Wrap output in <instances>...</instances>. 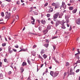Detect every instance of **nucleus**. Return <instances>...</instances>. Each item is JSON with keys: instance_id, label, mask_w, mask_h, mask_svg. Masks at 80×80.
<instances>
[{"instance_id": "f257e3e1", "label": "nucleus", "mask_w": 80, "mask_h": 80, "mask_svg": "<svg viewBox=\"0 0 80 80\" xmlns=\"http://www.w3.org/2000/svg\"><path fill=\"white\" fill-rule=\"evenodd\" d=\"M6 16L5 17L6 19H7V20L9 19V18L10 17V13L8 12H6Z\"/></svg>"}, {"instance_id": "f03ea898", "label": "nucleus", "mask_w": 80, "mask_h": 80, "mask_svg": "<svg viewBox=\"0 0 80 80\" xmlns=\"http://www.w3.org/2000/svg\"><path fill=\"white\" fill-rule=\"evenodd\" d=\"M13 50H12V48L10 46H9L8 47V53L11 54L13 53Z\"/></svg>"}, {"instance_id": "7ed1b4c3", "label": "nucleus", "mask_w": 80, "mask_h": 80, "mask_svg": "<svg viewBox=\"0 0 80 80\" xmlns=\"http://www.w3.org/2000/svg\"><path fill=\"white\" fill-rule=\"evenodd\" d=\"M60 15L59 12H57L56 14H55L53 16V17L55 18H57L58 17V16Z\"/></svg>"}, {"instance_id": "20e7f679", "label": "nucleus", "mask_w": 80, "mask_h": 80, "mask_svg": "<svg viewBox=\"0 0 80 80\" xmlns=\"http://www.w3.org/2000/svg\"><path fill=\"white\" fill-rule=\"evenodd\" d=\"M58 73H59V72H55L53 74V77H57L58 75Z\"/></svg>"}, {"instance_id": "39448f33", "label": "nucleus", "mask_w": 80, "mask_h": 80, "mask_svg": "<svg viewBox=\"0 0 80 80\" xmlns=\"http://www.w3.org/2000/svg\"><path fill=\"white\" fill-rule=\"evenodd\" d=\"M76 23L78 25H80V18H79L77 20Z\"/></svg>"}, {"instance_id": "423d86ee", "label": "nucleus", "mask_w": 80, "mask_h": 80, "mask_svg": "<svg viewBox=\"0 0 80 80\" xmlns=\"http://www.w3.org/2000/svg\"><path fill=\"white\" fill-rule=\"evenodd\" d=\"M60 4L59 3H57L55 6V8H58L60 7Z\"/></svg>"}, {"instance_id": "0eeeda50", "label": "nucleus", "mask_w": 80, "mask_h": 80, "mask_svg": "<svg viewBox=\"0 0 80 80\" xmlns=\"http://www.w3.org/2000/svg\"><path fill=\"white\" fill-rule=\"evenodd\" d=\"M31 20H33V21H32L31 22V23H32V25H34V24H35V19L33 18V17H32Z\"/></svg>"}, {"instance_id": "6e6552de", "label": "nucleus", "mask_w": 80, "mask_h": 80, "mask_svg": "<svg viewBox=\"0 0 80 80\" xmlns=\"http://www.w3.org/2000/svg\"><path fill=\"white\" fill-rule=\"evenodd\" d=\"M60 21H58L57 22H56V27H57L58 25H59V24H60Z\"/></svg>"}, {"instance_id": "1a4fd4ad", "label": "nucleus", "mask_w": 80, "mask_h": 80, "mask_svg": "<svg viewBox=\"0 0 80 80\" xmlns=\"http://www.w3.org/2000/svg\"><path fill=\"white\" fill-rule=\"evenodd\" d=\"M53 9L52 8H50V9H49L48 12L49 13H51L52 12H53Z\"/></svg>"}, {"instance_id": "9d476101", "label": "nucleus", "mask_w": 80, "mask_h": 80, "mask_svg": "<svg viewBox=\"0 0 80 80\" xmlns=\"http://www.w3.org/2000/svg\"><path fill=\"white\" fill-rule=\"evenodd\" d=\"M63 13H62L61 14H59V15H58L59 17L58 18H62V17L63 16Z\"/></svg>"}, {"instance_id": "9b49d317", "label": "nucleus", "mask_w": 80, "mask_h": 80, "mask_svg": "<svg viewBox=\"0 0 80 80\" xmlns=\"http://www.w3.org/2000/svg\"><path fill=\"white\" fill-rule=\"evenodd\" d=\"M41 22L42 24H45L46 23V21L44 20H41Z\"/></svg>"}, {"instance_id": "f8f14e48", "label": "nucleus", "mask_w": 80, "mask_h": 80, "mask_svg": "<svg viewBox=\"0 0 80 80\" xmlns=\"http://www.w3.org/2000/svg\"><path fill=\"white\" fill-rule=\"evenodd\" d=\"M27 48L23 49L21 50L19 52H27Z\"/></svg>"}, {"instance_id": "ddd939ff", "label": "nucleus", "mask_w": 80, "mask_h": 80, "mask_svg": "<svg viewBox=\"0 0 80 80\" xmlns=\"http://www.w3.org/2000/svg\"><path fill=\"white\" fill-rule=\"evenodd\" d=\"M41 53L42 55L45 53V50L43 49H42L41 51Z\"/></svg>"}, {"instance_id": "4468645a", "label": "nucleus", "mask_w": 80, "mask_h": 80, "mask_svg": "<svg viewBox=\"0 0 80 80\" xmlns=\"http://www.w3.org/2000/svg\"><path fill=\"white\" fill-rule=\"evenodd\" d=\"M65 18L66 19L67 24H68L69 23V19L68 18Z\"/></svg>"}, {"instance_id": "2eb2a0df", "label": "nucleus", "mask_w": 80, "mask_h": 80, "mask_svg": "<svg viewBox=\"0 0 80 80\" xmlns=\"http://www.w3.org/2000/svg\"><path fill=\"white\" fill-rule=\"evenodd\" d=\"M49 45V44L48 43V44H45L44 46L45 47H46L47 48L48 47V46Z\"/></svg>"}, {"instance_id": "dca6fc26", "label": "nucleus", "mask_w": 80, "mask_h": 80, "mask_svg": "<svg viewBox=\"0 0 80 80\" xmlns=\"http://www.w3.org/2000/svg\"><path fill=\"white\" fill-rule=\"evenodd\" d=\"M77 9L73 10L72 11V13H75L77 12Z\"/></svg>"}, {"instance_id": "f3484780", "label": "nucleus", "mask_w": 80, "mask_h": 80, "mask_svg": "<svg viewBox=\"0 0 80 80\" xmlns=\"http://www.w3.org/2000/svg\"><path fill=\"white\" fill-rule=\"evenodd\" d=\"M22 65L23 67H24V66H26V65H27V63H26V62H23Z\"/></svg>"}, {"instance_id": "a211bd4d", "label": "nucleus", "mask_w": 80, "mask_h": 80, "mask_svg": "<svg viewBox=\"0 0 80 80\" xmlns=\"http://www.w3.org/2000/svg\"><path fill=\"white\" fill-rule=\"evenodd\" d=\"M20 71H21V73H23V72L24 71V68H23V67H22L20 68Z\"/></svg>"}, {"instance_id": "6ab92c4d", "label": "nucleus", "mask_w": 80, "mask_h": 80, "mask_svg": "<svg viewBox=\"0 0 80 80\" xmlns=\"http://www.w3.org/2000/svg\"><path fill=\"white\" fill-rule=\"evenodd\" d=\"M36 9V7H31L30 8V9H31V10L30 12H32L33 10V9Z\"/></svg>"}, {"instance_id": "aec40b11", "label": "nucleus", "mask_w": 80, "mask_h": 80, "mask_svg": "<svg viewBox=\"0 0 80 80\" xmlns=\"http://www.w3.org/2000/svg\"><path fill=\"white\" fill-rule=\"evenodd\" d=\"M69 10H73V7H70L69 8Z\"/></svg>"}, {"instance_id": "412c9836", "label": "nucleus", "mask_w": 80, "mask_h": 80, "mask_svg": "<svg viewBox=\"0 0 80 80\" xmlns=\"http://www.w3.org/2000/svg\"><path fill=\"white\" fill-rule=\"evenodd\" d=\"M43 57L44 58H45V59L47 58V55L45 54H44Z\"/></svg>"}, {"instance_id": "4be33fe9", "label": "nucleus", "mask_w": 80, "mask_h": 80, "mask_svg": "<svg viewBox=\"0 0 80 80\" xmlns=\"http://www.w3.org/2000/svg\"><path fill=\"white\" fill-rule=\"evenodd\" d=\"M54 72L53 71H51L50 74L51 75L52 77H53V73H54Z\"/></svg>"}, {"instance_id": "5701e85b", "label": "nucleus", "mask_w": 80, "mask_h": 80, "mask_svg": "<svg viewBox=\"0 0 80 80\" xmlns=\"http://www.w3.org/2000/svg\"><path fill=\"white\" fill-rule=\"evenodd\" d=\"M65 23V22H64V20H63L61 22V25H64Z\"/></svg>"}, {"instance_id": "b1692460", "label": "nucleus", "mask_w": 80, "mask_h": 80, "mask_svg": "<svg viewBox=\"0 0 80 80\" xmlns=\"http://www.w3.org/2000/svg\"><path fill=\"white\" fill-rule=\"evenodd\" d=\"M47 32H48V31L47 30H44V35H45L46 33H47Z\"/></svg>"}, {"instance_id": "393cba45", "label": "nucleus", "mask_w": 80, "mask_h": 80, "mask_svg": "<svg viewBox=\"0 0 80 80\" xmlns=\"http://www.w3.org/2000/svg\"><path fill=\"white\" fill-rule=\"evenodd\" d=\"M69 75H75V73L73 72H70Z\"/></svg>"}, {"instance_id": "a878e982", "label": "nucleus", "mask_w": 80, "mask_h": 80, "mask_svg": "<svg viewBox=\"0 0 80 80\" xmlns=\"http://www.w3.org/2000/svg\"><path fill=\"white\" fill-rule=\"evenodd\" d=\"M58 38V36H54L52 37V40H53L55 38Z\"/></svg>"}, {"instance_id": "bb28decb", "label": "nucleus", "mask_w": 80, "mask_h": 80, "mask_svg": "<svg viewBox=\"0 0 80 80\" xmlns=\"http://www.w3.org/2000/svg\"><path fill=\"white\" fill-rule=\"evenodd\" d=\"M75 2V0H70V3H74Z\"/></svg>"}, {"instance_id": "cd10ccee", "label": "nucleus", "mask_w": 80, "mask_h": 80, "mask_svg": "<svg viewBox=\"0 0 80 80\" xmlns=\"http://www.w3.org/2000/svg\"><path fill=\"white\" fill-rule=\"evenodd\" d=\"M63 7V8H64V9H65V8H66V7H67V5H62Z\"/></svg>"}, {"instance_id": "c85d7f7f", "label": "nucleus", "mask_w": 80, "mask_h": 80, "mask_svg": "<svg viewBox=\"0 0 80 80\" xmlns=\"http://www.w3.org/2000/svg\"><path fill=\"white\" fill-rule=\"evenodd\" d=\"M56 3L53 2L52 3V6H54L55 7V5H56Z\"/></svg>"}, {"instance_id": "c756f323", "label": "nucleus", "mask_w": 80, "mask_h": 80, "mask_svg": "<svg viewBox=\"0 0 80 80\" xmlns=\"http://www.w3.org/2000/svg\"><path fill=\"white\" fill-rule=\"evenodd\" d=\"M47 17L48 18L50 17V14H47Z\"/></svg>"}, {"instance_id": "7c9ffc66", "label": "nucleus", "mask_w": 80, "mask_h": 80, "mask_svg": "<svg viewBox=\"0 0 80 80\" xmlns=\"http://www.w3.org/2000/svg\"><path fill=\"white\" fill-rule=\"evenodd\" d=\"M46 43H49L50 42V41L48 39H47L46 40Z\"/></svg>"}, {"instance_id": "2f4dec72", "label": "nucleus", "mask_w": 80, "mask_h": 80, "mask_svg": "<svg viewBox=\"0 0 80 80\" xmlns=\"http://www.w3.org/2000/svg\"><path fill=\"white\" fill-rule=\"evenodd\" d=\"M76 58L78 59V60H79V56H75Z\"/></svg>"}, {"instance_id": "473e14b6", "label": "nucleus", "mask_w": 80, "mask_h": 80, "mask_svg": "<svg viewBox=\"0 0 80 80\" xmlns=\"http://www.w3.org/2000/svg\"><path fill=\"white\" fill-rule=\"evenodd\" d=\"M1 16L3 17H4V13H3V12H2V13H1Z\"/></svg>"}, {"instance_id": "72a5a7b5", "label": "nucleus", "mask_w": 80, "mask_h": 80, "mask_svg": "<svg viewBox=\"0 0 80 80\" xmlns=\"http://www.w3.org/2000/svg\"><path fill=\"white\" fill-rule=\"evenodd\" d=\"M61 28H62V29H65V28H66L63 26H62Z\"/></svg>"}, {"instance_id": "f704fd0d", "label": "nucleus", "mask_w": 80, "mask_h": 80, "mask_svg": "<svg viewBox=\"0 0 80 80\" xmlns=\"http://www.w3.org/2000/svg\"><path fill=\"white\" fill-rule=\"evenodd\" d=\"M30 34H31V35H37V34L35 33H33L32 32H30Z\"/></svg>"}, {"instance_id": "c9c22d12", "label": "nucleus", "mask_w": 80, "mask_h": 80, "mask_svg": "<svg viewBox=\"0 0 80 80\" xmlns=\"http://www.w3.org/2000/svg\"><path fill=\"white\" fill-rule=\"evenodd\" d=\"M18 16L17 15V16H16V18L17 20H18Z\"/></svg>"}, {"instance_id": "e433bc0d", "label": "nucleus", "mask_w": 80, "mask_h": 80, "mask_svg": "<svg viewBox=\"0 0 80 80\" xmlns=\"http://www.w3.org/2000/svg\"><path fill=\"white\" fill-rule=\"evenodd\" d=\"M39 58H40L41 59H42V60H43V58L42 57L40 56V55H39Z\"/></svg>"}, {"instance_id": "4c0bfd02", "label": "nucleus", "mask_w": 80, "mask_h": 80, "mask_svg": "<svg viewBox=\"0 0 80 80\" xmlns=\"http://www.w3.org/2000/svg\"><path fill=\"white\" fill-rule=\"evenodd\" d=\"M62 6L65 5V3L63 2H62Z\"/></svg>"}, {"instance_id": "58836bf2", "label": "nucleus", "mask_w": 80, "mask_h": 80, "mask_svg": "<svg viewBox=\"0 0 80 80\" xmlns=\"http://www.w3.org/2000/svg\"><path fill=\"white\" fill-rule=\"evenodd\" d=\"M3 77V74H0V78H2Z\"/></svg>"}, {"instance_id": "ea45409f", "label": "nucleus", "mask_w": 80, "mask_h": 80, "mask_svg": "<svg viewBox=\"0 0 80 80\" xmlns=\"http://www.w3.org/2000/svg\"><path fill=\"white\" fill-rule=\"evenodd\" d=\"M78 63H80V60H78L77 62L75 63V64H77Z\"/></svg>"}, {"instance_id": "a19ab883", "label": "nucleus", "mask_w": 80, "mask_h": 80, "mask_svg": "<svg viewBox=\"0 0 80 80\" xmlns=\"http://www.w3.org/2000/svg\"><path fill=\"white\" fill-rule=\"evenodd\" d=\"M52 46L53 47V50H55V49H56V47H55V46H54V45H53Z\"/></svg>"}, {"instance_id": "79ce46f5", "label": "nucleus", "mask_w": 80, "mask_h": 80, "mask_svg": "<svg viewBox=\"0 0 80 80\" xmlns=\"http://www.w3.org/2000/svg\"><path fill=\"white\" fill-rule=\"evenodd\" d=\"M48 29L50 30L51 29V27L50 26H48L47 28Z\"/></svg>"}, {"instance_id": "37998d69", "label": "nucleus", "mask_w": 80, "mask_h": 80, "mask_svg": "<svg viewBox=\"0 0 80 80\" xmlns=\"http://www.w3.org/2000/svg\"><path fill=\"white\" fill-rule=\"evenodd\" d=\"M12 73V72L10 71L8 72V75H10Z\"/></svg>"}, {"instance_id": "c03bdc74", "label": "nucleus", "mask_w": 80, "mask_h": 80, "mask_svg": "<svg viewBox=\"0 0 80 80\" xmlns=\"http://www.w3.org/2000/svg\"><path fill=\"white\" fill-rule=\"evenodd\" d=\"M55 62H56V63H60V62L57 60H55Z\"/></svg>"}, {"instance_id": "a18cd8bd", "label": "nucleus", "mask_w": 80, "mask_h": 80, "mask_svg": "<svg viewBox=\"0 0 80 80\" xmlns=\"http://www.w3.org/2000/svg\"><path fill=\"white\" fill-rule=\"evenodd\" d=\"M47 5H48V3L47 2L45 4L44 7H46Z\"/></svg>"}, {"instance_id": "49530a36", "label": "nucleus", "mask_w": 80, "mask_h": 80, "mask_svg": "<svg viewBox=\"0 0 80 80\" xmlns=\"http://www.w3.org/2000/svg\"><path fill=\"white\" fill-rule=\"evenodd\" d=\"M79 71H80V69H77L76 71V73H78V72H79Z\"/></svg>"}, {"instance_id": "de8ad7c7", "label": "nucleus", "mask_w": 80, "mask_h": 80, "mask_svg": "<svg viewBox=\"0 0 80 80\" xmlns=\"http://www.w3.org/2000/svg\"><path fill=\"white\" fill-rule=\"evenodd\" d=\"M79 55V54H78V53L75 54V56H79V55Z\"/></svg>"}, {"instance_id": "09e8293b", "label": "nucleus", "mask_w": 80, "mask_h": 80, "mask_svg": "<svg viewBox=\"0 0 80 80\" xmlns=\"http://www.w3.org/2000/svg\"><path fill=\"white\" fill-rule=\"evenodd\" d=\"M15 47V48H18V46L17 45L16 46H14Z\"/></svg>"}, {"instance_id": "8fccbe9b", "label": "nucleus", "mask_w": 80, "mask_h": 80, "mask_svg": "<svg viewBox=\"0 0 80 80\" xmlns=\"http://www.w3.org/2000/svg\"><path fill=\"white\" fill-rule=\"evenodd\" d=\"M57 18H53V20H54V21L55 22H56V21H57Z\"/></svg>"}, {"instance_id": "3c124183", "label": "nucleus", "mask_w": 80, "mask_h": 80, "mask_svg": "<svg viewBox=\"0 0 80 80\" xmlns=\"http://www.w3.org/2000/svg\"><path fill=\"white\" fill-rule=\"evenodd\" d=\"M28 62L29 64H30L31 63V62H30V60H28Z\"/></svg>"}, {"instance_id": "603ef678", "label": "nucleus", "mask_w": 80, "mask_h": 80, "mask_svg": "<svg viewBox=\"0 0 80 80\" xmlns=\"http://www.w3.org/2000/svg\"><path fill=\"white\" fill-rule=\"evenodd\" d=\"M27 80H31V79H30V76H29L28 77V78L27 79Z\"/></svg>"}, {"instance_id": "864d4df0", "label": "nucleus", "mask_w": 80, "mask_h": 80, "mask_svg": "<svg viewBox=\"0 0 80 80\" xmlns=\"http://www.w3.org/2000/svg\"><path fill=\"white\" fill-rule=\"evenodd\" d=\"M36 47H37V45H34L33 46V48H36Z\"/></svg>"}, {"instance_id": "5fc2aeb1", "label": "nucleus", "mask_w": 80, "mask_h": 80, "mask_svg": "<svg viewBox=\"0 0 80 80\" xmlns=\"http://www.w3.org/2000/svg\"><path fill=\"white\" fill-rule=\"evenodd\" d=\"M6 45V43H3L2 44V46L3 47H4V46H5Z\"/></svg>"}, {"instance_id": "6e6d98bb", "label": "nucleus", "mask_w": 80, "mask_h": 80, "mask_svg": "<svg viewBox=\"0 0 80 80\" xmlns=\"http://www.w3.org/2000/svg\"><path fill=\"white\" fill-rule=\"evenodd\" d=\"M78 52V54H80V51H79V49H77Z\"/></svg>"}, {"instance_id": "4d7b16f0", "label": "nucleus", "mask_w": 80, "mask_h": 80, "mask_svg": "<svg viewBox=\"0 0 80 80\" xmlns=\"http://www.w3.org/2000/svg\"><path fill=\"white\" fill-rule=\"evenodd\" d=\"M47 72H48V69L46 68L45 73H47Z\"/></svg>"}, {"instance_id": "13d9d810", "label": "nucleus", "mask_w": 80, "mask_h": 80, "mask_svg": "<svg viewBox=\"0 0 80 80\" xmlns=\"http://www.w3.org/2000/svg\"><path fill=\"white\" fill-rule=\"evenodd\" d=\"M12 50L13 51H14L15 52H17V50L16 49H13Z\"/></svg>"}, {"instance_id": "bf43d9fd", "label": "nucleus", "mask_w": 80, "mask_h": 80, "mask_svg": "<svg viewBox=\"0 0 80 80\" xmlns=\"http://www.w3.org/2000/svg\"><path fill=\"white\" fill-rule=\"evenodd\" d=\"M67 72H65L64 74V77H65V76H66V75H67Z\"/></svg>"}, {"instance_id": "052dcab7", "label": "nucleus", "mask_w": 80, "mask_h": 80, "mask_svg": "<svg viewBox=\"0 0 80 80\" xmlns=\"http://www.w3.org/2000/svg\"><path fill=\"white\" fill-rule=\"evenodd\" d=\"M6 1H7V2H11V0H6Z\"/></svg>"}, {"instance_id": "680f3d73", "label": "nucleus", "mask_w": 80, "mask_h": 80, "mask_svg": "<svg viewBox=\"0 0 80 80\" xmlns=\"http://www.w3.org/2000/svg\"><path fill=\"white\" fill-rule=\"evenodd\" d=\"M71 30H72V26H70V28H69V31H71Z\"/></svg>"}, {"instance_id": "e2e57ef3", "label": "nucleus", "mask_w": 80, "mask_h": 80, "mask_svg": "<svg viewBox=\"0 0 80 80\" xmlns=\"http://www.w3.org/2000/svg\"><path fill=\"white\" fill-rule=\"evenodd\" d=\"M2 65V62H0V67H1Z\"/></svg>"}, {"instance_id": "0e129e2a", "label": "nucleus", "mask_w": 80, "mask_h": 80, "mask_svg": "<svg viewBox=\"0 0 80 80\" xmlns=\"http://www.w3.org/2000/svg\"><path fill=\"white\" fill-rule=\"evenodd\" d=\"M72 70H73L71 68L70 72H72Z\"/></svg>"}, {"instance_id": "69168bd1", "label": "nucleus", "mask_w": 80, "mask_h": 80, "mask_svg": "<svg viewBox=\"0 0 80 80\" xmlns=\"http://www.w3.org/2000/svg\"><path fill=\"white\" fill-rule=\"evenodd\" d=\"M67 65H69V63L67 62L66 63Z\"/></svg>"}, {"instance_id": "338daca9", "label": "nucleus", "mask_w": 80, "mask_h": 80, "mask_svg": "<svg viewBox=\"0 0 80 80\" xmlns=\"http://www.w3.org/2000/svg\"><path fill=\"white\" fill-rule=\"evenodd\" d=\"M16 8H13V10H14V11H15V10H16Z\"/></svg>"}, {"instance_id": "774afa93", "label": "nucleus", "mask_w": 80, "mask_h": 80, "mask_svg": "<svg viewBox=\"0 0 80 80\" xmlns=\"http://www.w3.org/2000/svg\"><path fill=\"white\" fill-rule=\"evenodd\" d=\"M37 22H38L39 23H40V20H38Z\"/></svg>"}]
</instances>
